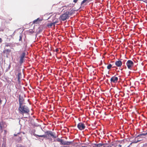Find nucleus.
Segmentation results:
<instances>
[{
  "instance_id": "nucleus-6",
  "label": "nucleus",
  "mask_w": 147,
  "mask_h": 147,
  "mask_svg": "<svg viewBox=\"0 0 147 147\" xmlns=\"http://www.w3.org/2000/svg\"><path fill=\"white\" fill-rule=\"evenodd\" d=\"M14 136L18 137V138H16V139L17 141L18 142H20L22 140V136L21 134V133H18L17 134H14Z\"/></svg>"
},
{
  "instance_id": "nucleus-2",
  "label": "nucleus",
  "mask_w": 147,
  "mask_h": 147,
  "mask_svg": "<svg viewBox=\"0 0 147 147\" xmlns=\"http://www.w3.org/2000/svg\"><path fill=\"white\" fill-rule=\"evenodd\" d=\"M18 110L19 113L23 115V117L24 114H28L30 112L29 108L25 105H19Z\"/></svg>"
},
{
  "instance_id": "nucleus-13",
  "label": "nucleus",
  "mask_w": 147,
  "mask_h": 147,
  "mask_svg": "<svg viewBox=\"0 0 147 147\" xmlns=\"http://www.w3.org/2000/svg\"><path fill=\"white\" fill-rule=\"evenodd\" d=\"M22 78V73L20 72H19L18 74V83L19 84L20 83V79Z\"/></svg>"
},
{
  "instance_id": "nucleus-5",
  "label": "nucleus",
  "mask_w": 147,
  "mask_h": 147,
  "mask_svg": "<svg viewBox=\"0 0 147 147\" xmlns=\"http://www.w3.org/2000/svg\"><path fill=\"white\" fill-rule=\"evenodd\" d=\"M77 127L80 130H82L86 127L85 124L82 122H80L77 125Z\"/></svg>"
},
{
  "instance_id": "nucleus-36",
  "label": "nucleus",
  "mask_w": 147,
  "mask_h": 147,
  "mask_svg": "<svg viewBox=\"0 0 147 147\" xmlns=\"http://www.w3.org/2000/svg\"><path fill=\"white\" fill-rule=\"evenodd\" d=\"M6 101H7V100H6V101H5V102H6Z\"/></svg>"
},
{
  "instance_id": "nucleus-1",
  "label": "nucleus",
  "mask_w": 147,
  "mask_h": 147,
  "mask_svg": "<svg viewBox=\"0 0 147 147\" xmlns=\"http://www.w3.org/2000/svg\"><path fill=\"white\" fill-rule=\"evenodd\" d=\"M34 135L36 137L38 136L40 137H43L46 138L47 139H48L50 140H52L51 138H50V136L54 138H57V136L55 135V133L49 130L45 131V135H39L35 134Z\"/></svg>"
},
{
  "instance_id": "nucleus-33",
  "label": "nucleus",
  "mask_w": 147,
  "mask_h": 147,
  "mask_svg": "<svg viewBox=\"0 0 147 147\" xmlns=\"http://www.w3.org/2000/svg\"><path fill=\"white\" fill-rule=\"evenodd\" d=\"M142 0L143 1H144V2H145L146 1H147V0Z\"/></svg>"
},
{
  "instance_id": "nucleus-35",
  "label": "nucleus",
  "mask_w": 147,
  "mask_h": 147,
  "mask_svg": "<svg viewBox=\"0 0 147 147\" xmlns=\"http://www.w3.org/2000/svg\"><path fill=\"white\" fill-rule=\"evenodd\" d=\"M119 146L120 147H121V145H119Z\"/></svg>"
},
{
  "instance_id": "nucleus-18",
  "label": "nucleus",
  "mask_w": 147,
  "mask_h": 147,
  "mask_svg": "<svg viewBox=\"0 0 147 147\" xmlns=\"http://www.w3.org/2000/svg\"><path fill=\"white\" fill-rule=\"evenodd\" d=\"M112 67V65L111 64H109L107 66V68L108 69H110Z\"/></svg>"
},
{
  "instance_id": "nucleus-3",
  "label": "nucleus",
  "mask_w": 147,
  "mask_h": 147,
  "mask_svg": "<svg viewBox=\"0 0 147 147\" xmlns=\"http://www.w3.org/2000/svg\"><path fill=\"white\" fill-rule=\"evenodd\" d=\"M69 12H66L61 15L60 18L63 21H64L69 18Z\"/></svg>"
},
{
  "instance_id": "nucleus-14",
  "label": "nucleus",
  "mask_w": 147,
  "mask_h": 147,
  "mask_svg": "<svg viewBox=\"0 0 147 147\" xmlns=\"http://www.w3.org/2000/svg\"><path fill=\"white\" fill-rule=\"evenodd\" d=\"M3 135L4 137H6L8 131L7 129H3Z\"/></svg>"
},
{
  "instance_id": "nucleus-12",
  "label": "nucleus",
  "mask_w": 147,
  "mask_h": 147,
  "mask_svg": "<svg viewBox=\"0 0 147 147\" xmlns=\"http://www.w3.org/2000/svg\"><path fill=\"white\" fill-rule=\"evenodd\" d=\"M115 65L118 67H120L122 65V62L121 61H117L115 62Z\"/></svg>"
},
{
  "instance_id": "nucleus-24",
  "label": "nucleus",
  "mask_w": 147,
  "mask_h": 147,
  "mask_svg": "<svg viewBox=\"0 0 147 147\" xmlns=\"http://www.w3.org/2000/svg\"><path fill=\"white\" fill-rule=\"evenodd\" d=\"M68 6H69L68 5H65V6H63L62 7L64 8L63 9H66Z\"/></svg>"
},
{
  "instance_id": "nucleus-22",
  "label": "nucleus",
  "mask_w": 147,
  "mask_h": 147,
  "mask_svg": "<svg viewBox=\"0 0 147 147\" xmlns=\"http://www.w3.org/2000/svg\"><path fill=\"white\" fill-rule=\"evenodd\" d=\"M88 0H84L82 1L81 2V5H82L85 3H86Z\"/></svg>"
},
{
  "instance_id": "nucleus-9",
  "label": "nucleus",
  "mask_w": 147,
  "mask_h": 147,
  "mask_svg": "<svg viewBox=\"0 0 147 147\" xmlns=\"http://www.w3.org/2000/svg\"><path fill=\"white\" fill-rule=\"evenodd\" d=\"M19 105H23V104L24 101V99L20 95H19Z\"/></svg>"
},
{
  "instance_id": "nucleus-7",
  "label": "nucleus",
  "mask_w": 147,
  "mask_h": 147,
  "mask_svg": "<svg viewBox=\"0 0 147 147\" xmlns=\"http://www.w3.org/2000/svg\"><path fill=\"white\" fill-rule=\"evenodd\" d=\"M26 55V53L24 52L22 53V55L20 56L19 63L20 64H22L24 59V58Z\"/></svg>"
},
{
  "instance_id": "nucleus-21",
  "label": "nucleus",
  "mask_w": 147,
  "mask_h": 147,
  "mask_svg": "<svg viewBox=\"0 0 147 147\" xmlns=\"http://www.w3.org/2000/svg\"><path fill=\"white\" fill-rule=\"evenodd\" d=\"M140 140H136V138L135 139V140H134V141L132 143H137L139 141H140Z\"/></svg>"
},
{
  "instance_id": "nucleus-25",
  "label": "nucleus",
  "mask_w": 147,
  "mask_h": 147,
  "mask_svg": "<svg viewBox=\"0 0 147 147\" xmlns=\"http://www.w3.org/2000/svg\"><path fill=\"white\" fill-rule=\"evenodd\" d=\"M39 20V18H38L36 20H34L33 21V23H35Z\"/></svg>"
},
{
  "instance_id": "nucleus-26",
  "label": "nucleus",
  "mask_w": 147,
  "mask_h": 147,
  "mask_svg": "<svg viewBox=\"0 0 147 147\" xmlns=\"http://www.w3.org/2000/svg\"><path fill=\"white\" fill-rule=\"evenodd\" d=\"M61 140V139L59 138H58L56 140L58 142H60Z\"/></svg>"
},
{
  "instance_id": "nucleus-32",
  "label": "nucleus",
  "mask_w": 147,
  "mask_h": 147,
  "mask_svg": "<svg viewBox=\"0 0 147 147\" xmlns=\"http://www.w3.org/2000/svg\"><path fill=\"white\" fill-rule=\"evenodd\" d=\"M2 40L1 38H0V43L2 42Z\"/></svg>"
},
{
  "instance_id": "nucleus-29",
  "label": "nucleus",
  "mask_w": 147,
  "mask_h": 147,
  "mask_svg": "<svg viewBox=\"0 0 147 147\" xmlns=\"http://www.w3.org/2000/svg\"><path fill=\"white\" fill-rule=\"evenodd\" d=\"M78 1V0H74L73 2L75 3H76Z\"/></svg>"
},
{
  "instance_id": "nucleus-30",
  "label": "nucleus",
  "mask_w": 147,
  "mask_h": 147,
  "mask_svg": "<svg viewBox=\"0 0 147 147\" xmlns=\"http://www.w3.org/2000/svg\"><path fill=\"white\" fill-rule=\"evenodd\" d=\"M113 146V144H111L109 146V147H111Z\"/></svg>"
},
{
  "instance_id": "nucleus-8",
  "label": "nucleus",
  "mask_w": 147,
  "mask_h": 147,
  "mask_svg": "<svg viewBox=\"0 0 147 147\" xmlns=\"http://www.w3.org/2000/svg\"><path fill=\"white\" fill-rule=\"evenodd\" d=\"M7 125L5 123H3L0 126L1 129V132L0 134H1L3 132V129H4L7 127Z\"/></svg>"
},
{
  "instance_id": "nucleus-16",
  "label": "nucleus",
  "mask_w": 147,
  "mask_h": 147,
  "mask_svg": "<svg viewBox=\"0 0 147 147\" xmlns=\"http://www.w3.org/2000/svg\"><path fill=\"white\" fill-rule=\"evenodd\" d=\"M146 135H147V132L145 133H142L140 134H139L137 136V137H141L143 136H145Z\"/></svg>"
},
{
  "instance_id": "nucleus-17",
  "label": "nucleus",
  "mask_w": 147,
  "mask_h": 147,
  "mask_svg": "<svg viewBox=\"0 0 147 147\" xmlns=\"http://www.w3.org/2000/svg\"><path fill=\"white\" fill-rule=\"evenodd\" d=\"M103 144L101 143H99L98 144H95V145L97 147H101L103 145Z\"/></svg>"
},
{
  "instance_id": "nucleus-20",
  "label": "nucleus",
  "mask_w": 147,
  "mask_h": 147,
  "mask_svg": "<svg viewBox=\"0 0 147 147\" xmlns=\"http://www.w3.org/2000/svg\"><path fill=\"white\" fill-rule=\"evenodd\" d=\"M22 34H20V38L19 39V40L20 41H22Z\"/></svg>"
},
{
  "instance_id": "nucleus-19",
  "label": "nucleus",
  "mask_w": 147,
  "mask_h": 147,
  "mask_svg": "<svg viewBox=\"0 0 147 147\" xmlns=\"http://www.w3.org/2000/svg\"><path fill=\"white\" fill-rule=\"evenodd\" d=\"M11 51L9 49H7L5 50V52L8 53H9Z\"/></svg>"
},
{
  "instance_id": "nucleus-4",
  "label": "nucleus",
  "mask_w": 147,
  "mask_h": 147,
  "mask_svg": "<svg viewBox=\"0 0 147 147\" xmlns=\"http://www.w3.org/2000/svg\"><path fill=\"white\" fill-rule=\"evenodd\" d=\"M126 64L128 69H131L134 66V63L132 61L129 60L127 61Z\"/></svg>"
},
{
  "instance_id": "nucleus-27",
  "label": "nucleus",
  "mask_w": 147,
  "mask_h": 147,
  "mask_svg": "<svg viewBox=\"0 0 147 147\" xmlns=\"http://www.w3.org/2000/svg\"><path fill=\"white\" fill-rule=\"evenodd\" d=\"M11 67V65L10 64L9 65H8V68L7 70V71H8V70H9L10 69V68Z\"/></svg>"
},
{
  "instance_id": "nucleus-15",
  "label": "nucleus",
  "mask_w": 147,
  "mask_h": 147,
  "mask_svg": "<svg viewBox=\"0 0 147 147\" xmlns=\"http://www.w3.org/2000/svg\"><path fill=\"white\" fill-rule=\"evenodd\" d=\"M57 22H58L57 21H55V22H53V23H50L48 25V26L49 27V26L51 27V26H52L53 25V26H55V23H57Z\"/></svg>"
},
{
  "instance_id": "nucleus-31",
  "label": "nucleus",
  "mask_w": 147,
  "mask_h": 147,
  "mask_svg": "<svg viewBox=\"0 0 147 147\" xmlns=\"http://www.w3.org/2000/svg\"><path fill=\"white\" fill-rule=\"evenodd\" d=\"M113 146V144H111L109 146V147H111Z\"/></svg>"
},
{
  "instance_id": "nucleus-11",
  "label": "nucleus",
  "mask_w": 147,
  "mask_h": 147,
  "mask_svg": "<svg viewBox=\"0 0 147 147\" xmlns=\"http://www.w3.org/2000/svg\"><path fill=\"white\" fill-rule=\"evenodd\" d=\"M118 78L115 76H113L111 79L110 81L111 83H116L117 82Z\"/></svg>"
},
{
  "instance_id": "nucleus-10",
  "label": "nucleus",
  "mask_w": 147,
  "mask_h": 147,
  "mask_svg": "<svg viewBox=\"0 0 147 147\" xmlns=\"http://www.w3.org/2000/svg\"><path fill=\"white\" fill-rule=\"evenodd\" d=\"M60 142L61 144L64 145H69L72 143L70 142L65 141L62 139H61Z\"/></svg>"
},
{
  "instance_id": "nucleus-34",
  "label": "nucleus",
  "mask_w": 147,
  "mask_h": 147,
  "mask_svg": "<svg viewBox=\"0 0 147 147\" xmlns=\"http://www.w3.org/2000/svg\"><path fill=\"white\" fill-rule=\"evenodd\" d=\"M2 75V74H1V72H0V76H1Z\"/></svg>"
},
{
  "instance_id": "nucleus-23",
  "label": "nucleus",
  "mask_w": 147,
  "mask_h": 147,
  "mask_svg": "<svg viewBox=\"0 0 147 147\" xmlns=\"http://www.w3.org/2000/svg\"><path fill=\"white\" fill-rule=\"evenodd\" d=\"M29 32L31 34H32L34 32V31L32 30H30L29 31Z\"/></svg>"
},
{
  "instance_id": "nucleus-28",
  "label": "nucleus",
  "mask_w": 147,
  "mask_h": 147,
  "mask_svg": "<svg viewBox=\"0 0 147 147\" xmlns=\"http://www.w3.org/2000/svg\"><path fill=\"white\" fill-rule=\"evenodd\" d=\"M59 49H58V48H57L55 49V51L57 52V53H58V52L59 51Z\"/></svg>"
}]
</instances>
